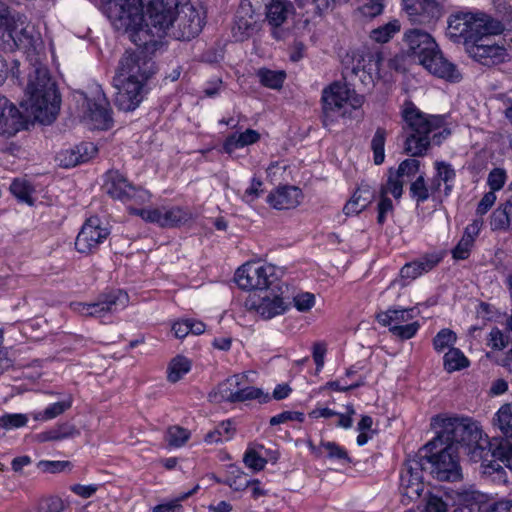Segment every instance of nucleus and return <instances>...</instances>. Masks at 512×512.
I'll use <instances>...</instances> for the list:
<instances>
[{
    "label": "nucleus",
    "instance_id": "f257e3e1",
    "mask_svg": "<svg viewBox=\"0 0 512 512\" xmlns=\"http://www.w3.org/2000/svg\"><path fill=\"white\" fill-rule=\"evenodd\" d=\"M431 426L440 428L436 437L428 442L433 449L436 446L451 445L465 449L473 462H481L486 469L498 472L501 464L512 470V444L507 439L489 441L482 435L478 425L468 418L435 416Z\"/></svg>",
    "mask_w": 512,
    "mask_h": 512
},
{
    "label": "nucleus",
    "instance_id": "f03ea898",
    "mask_svg": "<svg viewBox=\"0 0 512 512\" xmlns=\"http://www.w3.org/2000/svg\"><path fill=\"white\" fill-rule=\"evenodd\" d=\"M43 59L28 61L25 87L27 98L23 105L36 121L50 124L59 113L61 98Z\"/></svg>",
    "mask_w": 512,
    "mask_h": 512
},
{
    "label": "nucleus",
    "instance_id": "7ed1b4c3",
    "mask_svg": "<svg viewBox=\"0 0 512 512\" xmlns=\"http://www.w3.org/2000/svg\"><path fill=\"white\" fill-rule=\"evenodd\" d=\"M402 114L406 124L404 151L412 157L424 156L432 142L439 145L450 135L443 116L423 113L412 103L406 105Z\"/></svg>",
    "mask_w": 512,
    "mask_h": 512
},
{
    "label": "nucleus",
    "instance_id": "20e7f679",
    "mask_svg": "<svg viewBox=\"0 0 512 512\" xmlns=\"http://www.w3.org/2000/svg\"><path fill=\"white\" fill-rule=\"evenodd\" d=\"M106 9L110 20L136 46L146 45L151 39L143 27L144 15L141 0H107Z\"/></svg>",
    "mask_w": 512,
    "mask_h": 512
},
{
    "label": "nucleus",
    "instance_id": "39448f33",
    "mask_svg": "<svg viewBox=\"0 0 512 512\" xmlns=\"http://www.w3.org/2000/svg\"><path fill=\"white\" fill-rule=\"evenodd\" d=\"M427 470L439 481H458L462 478L458 452L453 446L443 445L431 449L428 443L418 451Z\"/></svg>",
    "mask_w": 512,
    "mask_h": 512
},
{
    "label": "nucleus",
    "instance_id": "423d86ee",
    "mask_svg": "<svg viewBox=\"0 0 512 512\" xmlns=\"http://www.w3.org/2000/svg\"><path fill=\"white\" fill-rule=\"evenodd\" d=\"M324 127L329 128L339 117L347 113L346 107L360 108L364 103V96L355 93L346 84L335 82L325 88L322 93Z\"/></svg>",
    "mask_w": 512,
    "mask_h": 512
},
{
    "label": "nucleus",
    "instance_id": "0eeeda50",
    "mask_svg": "<svg viewBox=\"0 0 512 512\" xmlns=\"http://www.w3.org/2000/svg\"><path fill=\"white\" fill-rule=\"evenodd\" d=\"M179 3L180 0H148L147 19L143 27L148 31L151 40L145 46L154 45L156 43L154 37L170 36Z\"/></svg>",
    "mask_w": 512,
    "mask_h": 512
},
{
    "label": "nucleus",
    "instance_id": "6e6552de",
    "mask_svg": "<svg viewBox=\"0 0 512 512\" xmlns=\"http://www.w3.org/2000/svg\"><path fill=\"white\" fill-rule=\"evenodd\" d=\"M235 281L241 289L259 294L266 289L275 287L280 280L273 265L252 262L237 269Z\"/></svg>",
    "mask_w": 512,
    "mask_h": 512
},
{
    "label": "nucleus",
    "instance_id": "1a4fd4ad",
    "mask_svg": "<svg viewBox=\"0 0 512 512\" xmlns=\"http://www.w3.org/2000/svg\"><path fill=\"white\" fill-rule=\"evenodd\" d=\"M135 51H126L119 61L118 80L138 81L144 83L155 73V63L142 47Z\"/></svg>",
    "mask_w": 512,
    "mask_h": 512
},
{
    "label": "nucleus",
    "instance_id": "9d476101",
    "mask_svg": "<svg viewBox=\"0 0 512 512\" xmlns=\"http://www.w3.org/2000/svg\"><path fill=\"white\" fill-rule=\"evenodd\" d=\"M170 36L176 40L189 41L195 38L204 26V17L189 0H180L174 15Z\"/></svg>",
    "mask_w": 512,
    "mask_h": 512
},
{
    "label": "nucleus",
    "instance_id": "9b49d317",
    "mask_svg": "<svg viewBox=\"0 0 512 512\" xmlns=\"http://www.w3.org/2000/svg\"><path fill=\"white\" fill-rule=\"evenodd\" d=\"M287 289V286L279 281L275 287L266 289L263 293L250 295L245 305L249 309H254L264 319H271L288 309L289 303L284 300Z\"/></svg>",
    "mask_w": 512,
    "mask_h": 512
},
{
    "label": "nucleus",
    "instance_id": "f8f14e48",
    "mask_svg": "<svg viewBox=\"0 0 512 512\" xmlns=\"http://www.w3.org/2000/svg\"><path fill=\"white\" fill-rule=\"evenodd\" d=\"M248 374H235L218 385L214 397L217 401H226L230 403L244 402L247 400L260 399L263 396V402H267L269 395H263L259 388L247 385Z\"/></svg>",
    "mask_w": 512,
    "mask_h": 512
},
{
    "label": "nucleus",
    "instance_id": "ddd939ff",
    "mask_svg": "<svg viewBox=\"0 0 512 512\" xmlns=\"http://www.w3.org/2000/svg\"><path fill=\"white\" fill-rule=\"evenodd\" d=\"M427 470L425 462L418 453L403 465L400 475V488L410 500L417 499L424 490L423 472Z\"/></svg>",
    "mask_w": 512,
    "mask_h": 512
},
{
    "label": "nucleus",
    "instance_id": "4468645a",
    "mask_svg": "<svg viewBox=\"0 0 512 512\" xmlns=\"http://www.w3.org/2000/svg\"><path fill=\"white\" fill-rule=\"evenodd\" d=\"M8 36L19 49L24 50L27 62L45 58L44 43L40 33L35 30L34 26L18 27L16 25L8 30Z\"/></svg>",
    "mask_w": 512,
    "mask_h": 512
},
{
    "label": "nucleus",
    "instance_id": "2eb2a0df",
    "mask_svg": "<svg viewBox=\"0 0 512 512\" xmlns=\"http://www.w3.org/2000/svg\"><path fill=\"white\" fill-rule=\"evenodd\" d=\"M512 500L493 501L479 492H466L459 495L458 506L452 512H510Z\"/></svg>",
    "mask_w": 512,
    "mask_h": 512
},
{
    "label": "nucleus",
    "instance_id": "dca6fc26",
    "mask_svg": "<svg viewBox=\"0 0 512 512\" xmlns=\"http://www.w3.org/2000/svg\"><path fill=\"white\" fill-rule=\"evenodd\" d=\"M104 188L107 194L112 198L119 199L123 202L135 200L138 203H142L149 197L147 191L132 185L118 171L107 172Z\"/></svg>",
    "mask_w": 512,
    "mask_h": 512
},
{
    "label": "nucleus",
    "instance_id": "f3484780",
    "mask_svg": "<svg viewBox=\"0 0 512 512\" xmlns=\"http://www.w3.org/2000/svg\"><path fill=\"white\" fill-rule=\"evenodd\" d=\"M109 234V229L102 225L98 217H90L85 221L76 237L75 248L83 254L92 253Z\"/></svg>",
    "mask_w": 512,
    "mask_h": 512
},
{
    "label": "nucleus",
    "instance_id": "a211bd4d",
    "mask_svg": "<svg viewBox=\"0 0 512 512\" xmlns=\"http://www.w3.org/2000/svg\"><path fill=\"white\" fill-rule=\"evenodd\" d=\"M435 48H437V43L424 30L415 28L404 33L402 53L419 64Z\"/></svg>",
    "mask_w": 512,
    "mask_h": 512
},
{
    "label": "nucleus",
    "instance_id": "6ab92c4d",
    "mask_svg": "<svg viewBox=\"0 0 512 512\" xmlns=\"http://www.w3.org/2000/svg\"><path fill=\"white\" fill-rule=\"evenodd\" d=\"M466 51L470 57L484 66H494L504 61L506 51L489 37L468 43Z\"/></svg>",
    "mask_w": 512,
    "mask_h": 512
},
{
    "label": "nucleus",
    "instance_id": "aec40b11",
    "mask_svg": "<svg viewBox=\"0 0 512 512\" xmlns=\"http://www.w3.org/2000/svg\"><path fill=\"white\" fill-rule=\"evenodd\" d=\"M295 13V7L289 0H271L266 4L265 15L266 20L272 27V36L276 40H282L285 31L281 26L287 21L290 15Z\"/></svg>",
    "mask_w": 512,
    "mask_h": 512
},
{
    "label": "nucleus",
    "instance_id": "412c9836",
    "mask_svg": "<svg viewBox=\"0 0 512 512\" xmlns=\"http://www.w3.org/2000/svg\"><path fill=\"white\" fill-rule=\"evenodd\" d=\"M467 42H477L479 39L489 38L491 35L500 34L504 25L484 13L473 14V19H468Z\"/></svg>",
    "mask_w": 512,
    "mask_h": 512
},
{
    "label": "nucleus",
    "instance_id": "4be33fe9",
    "mask_svg": "<svg viewBox=\"0 0 512 512\" xmlns=\"http://www.w3.org/2000/svg\"><path fill=\"white\" fill-rule=\"evenodd\" d=\"M84 119L91 124L93 129L105 130L112 124V117L108 108V102L104 97L88 99L84 97L82 104Z\"/></svg>",
    "mask_w": 512,
    "mask_h": 512
},
{
    "label": "nucleus",
    "instance_id": "5701e85b",
    "mask_svg": "<svg viewBox=\"0 0 512 512\" xmlns=\"http://www.w3.org/2000/svg\"><path fill=\"white\" fill-rule=\"evenodd\" d=\"M429 73L449 81H459L461 74L456 66L446 59L439 48L424 57L420 63Z\"/></svg>",
    "mask_w": 512,
    "mask_h": 512
},
{
    "label": "nucleus",
    "instance_id": "b1692460",
    "mask_svg": "<svg viewBox=\"0 0 512 512\" xmlns=\"http://www.w3.org/2000/svg\"><path fill=\"white\" fill-rule=\"evenodd\" d=\"M420 161L414 158L402 161L397 170L392 168L388 171L387 183L392 188V195L395 199H400L403 194V186L407 180L413 178L419 171Z\"/></svg>",
    "mask_w": 512,
    "mask_h": 512
},
{
    "label": "nucleus",
    "instance_id": "393cba45",
    "mask_svg": "<svg viewBox=\"0 0 512 512\" xmlns=\"http://www.w3.org/2000/svg\"><path fill=\"white\" fill-rule=\"evenodd\" d=\"M24 126L25 122L17 107L0 95V135L13 136Z\"/></svg>",
    "mask_w": 512,
    "mask_h": 512
},
{
    "label": "nucleus",
    "instance_id": "a878e982",
    "mask_svg": "<svg viewBox=\"0 0 512 512\" xmlns=\"http://www.w3.org/2000/svg\"><path fill=\"white\" fill-rule=\"evenodd\" d=\"M122 86L114 97L115 106L122 111L128 112L134 110L142 101L143 85L138 81L119 80Z\"/></svg>",
    "mask_w": 512,
    "mask_h": 512
},
{
    "label": "nucleus",
    "instance_id": "bb28decb",
    "mask_svg": "<svg viewBox=\"0 0 512 512\" xmlns=\"http://www.w3.org/2000/svg\"><path fill=\"white\" fill-rule=\"evenodd\" d=\"M302 199V192L296 186H282L272 191L267 202L275 209H292L297 207Z\"/></svg>",
    "mask_w": 512,
    "mask_h": 512
},
{
    "label": "nucleus",
    "instance_id": "cd10ccee",
    "mask_svg": "<svg viewBox=\"0 0 512 512\" xmlns=\"http://www.w3.org/2000/svg\"><path fill=\"white\" fill-rule=\"evenodd\" d=\"M443 258V254L430 253L425 254L423 257L405 264L400 270L401 278L415 279L423 273H427L432 270Z\"/></svg>",
    "mask_w": 512,
    "mask_h": 512
},
{
    "label": "nucleus",
    "instance_id": "c85d7f7f",
    "mask_svg": "<svg viewBox=\"0 0 512 512\" xmlns=\"http://www.w3.org/2000/svg\"><path fill=\"white\" fill-rule=\"evenodd\" d=\"M128 300L127 293L118 290L108 294H103L95 303L88 304L86 316L102 317L108 312H112L114 306L118 303L125 305Z\"/></svg>",
    "mask_w": 512,
    "mask_h": 512
},
{
    "label": "nucleus",
    "instance_id": "c756f323",
    "mask_svg": "<svg viewBox=\"0 0 512 512\" xmlns=\"http://www.w3.org/2000/svg\"><path fill=\"white\" fill-rule=\"evenodd\" d=\"M375 191L366 183H362L354 192L351 199L345 204L343 212L345 215H358L368 207L375 199Z\"/></svg>",
    "mask_w": 512,
    "mask_h": 512
},
{
    "label": "nucleus",
    "instance_id": "7c9ffc66",
    "mask_svg": "<svg viewBox=\"0 0 512 512\" xmlns=\"http://www.w3.org/2000/svg\"><path fill=\"white\" fill-rule=\"evenodd\" d=\"M468 19H473V13L461 12L450 16L448 20V27L446 35L454 42H459L461 39L464 40V44L467 42V29Z\"/></svg>",
    "mask_w": 512,
    "mask_h": 512
},
{
    "label": "nucleus",
    "instance_id": "2f4dec72",
    "mask_svg": "<svg viewBox=\"0 0 512 512\" xmlns=\"http://www.w3.org/2000/svg\"><path fill=\"white\" fill-rule=\"evenodd\" d=\"M254 15L250 4L241 5L237 10L234 29H237L240 33L239 38L241 40L250 36L256 30L257 21Z\"/></svg>",
    "mask_w": 512,
    "mask_h": 512
},
{
    "label": "nucleus",
    "instance_id": "473e14b6",
    "mask_svg": "<svg viewBox=\"0 0 512 512\" xmlns=\"http://www.w3.org/2000/svg\"><path fill=\"white\" fill-rule=\"evenodd\" d=\"M80 435V431L75 425L70 423H62L52 429L37 435L39 442L61 441L65 439L75 438Z\"/></svg>",
    "mask_w": 512,
    "mask_h": 512
},
{
    "label": "nucleus",
    "instance_id": "72a5a7b5",
    "mask_svg": "<svg viewBox=\"0 0 512 512\" xmlns=\"http://www.w3.org/2000/svg\"><path fill=\"white\" fill-rule=\"evenodd\" d=\"M260 139V134L253 129H247L240 134L230 135L224 142L223 149L226 153L232 154L237 148L256 143Z\"/></svg>",
    "mask_w": 512,
    "mask_h": 512
},
{
    "label": "nucleus",
    "instance_id": "f704fd0d",
    "mask_svg": "<svg viewBox=\"0 0 512 512\" xmlns=\"http://www.w3.org/2000/svg\"><path fill=\"white\" fill-rule=\"evenodd\" d=\"M406 11L413 21L424 22L430 16L438 12L436 0H417L411 5H406Z\"/></svg>",
    "mask_w": 512,
    "mask_h": 512
},
{
    "label": "nucleus",
    "instance_id": "c9c22d12",
    "mask_svg": "<svg viewBox=\"0 0 512 512\" xmlns=\"http://www.w3.org/2000/svg\"><path fill=\"white\" fill-rule=\"evenodd\" d=\"M493 425L503 436L512 439V403H506L499 408L493 418Z\"/></svg>",
    "mask_w": 512,
    "mask_h": 512
},
{
    "label": "nucleus",
    "instance_id": "e433bc0d",
    "mask_svg": "<svg viewBox=\"0 0 512 512\" xmlns=\"http://www.w3.org/2000/svg\"><path fill=\"white\" fill-rule=\"evenodd\" d=\"M470 362L464 353L458 349L451 347L448 352L445 353L443 358L444 369L448 373H452L469 366Z\"/></svg>",
    "mask_w": 512,
    "mask_h": 512
},
{
    "label": "nucleus",
    "instance_id": "4c0bfd02",
    "mask_svg": "<svg viewBox=\"0 0 512 512\" xmlns=\"http://www.w3.org/2000/svg\"><path fill=\"white\" fill-rule=\"evenodd\" d=\"M412 312L413 309H388L385 312L378 313L376 319L383 326H389L393 322L399 325V323L412 319Z\"/></svg>",
    "mask_w": 512,
    "mask_h": 512
},
{
    "label": "nucleus",
    "instance_id": "58836bf2",
    "mask_svg": "<svg viewBox=\"0 0 512 512\" xmlns=\"http://www.w3.org/2000/svg\"><path fill=\"white\" fill-rule=\"evenodd\" d=\"M235 431L236 428L234 427L232 421H223L220 424H218L213 431H210L209 433L206 434L205 442L208 444H212L228 441L233 437Z\"/></svg>",
    "mask_w": 512,
    "mask_h": 512
},
{
    "label": "nucleus",
    "instance_id": "ea45409f",
    "mask_svg": "<svg viewBox=\"0 0 512 512\" xmlns=\"http://www.w3.org/2000/svg\"><path fill=\"white\" fill-rule=\"evenodd\" d=\"M400 22L396 19L380 25L370 32V38L377 43H387L400 31Z\"/></svg>",
    "mask_w": 512,
    "mask_h": 512
},
{
    "label": "nucleus",
    "instance_id": "a19ab883",
    "mask_svg": "<svg viewBox=\"0 0 512 512\" xmlns=\"http://www.w3.org/2000/svg\"><path fill=\"white\" fill-rule=\"evenodd\" d=\"M388 193L392 194V188H390V184L386 182L380 186L378 191L379 202L377 206V222L381 225L386 220V214L393 211V203L392 200L387 196Z\"/></svg>",
    "mask_w": 512,
    "mask_h": 512
},
{
    "label": "nucleus",
    "instance_id": "79ce46f5",
    "mask_svg": "<svg viewBox=\"0 0 512 512\" xmlns=\"http://www.w3.org/2000/svg\"><path fill=\"white\" fill-rule=\"evenodd\" d=\"M188 218V213L180 207H162L161 227H175Z\"/></svg>",
    "mask_w": 512,
    "mask_h": 512
},
{
    "label": "nucleus",
    "instance_id": "37998d69",
    "mask_svg": "<svg viewBox=\"0 0 512 512\" xmlns=\"http://www.w3.org/2000/svg\"><path fill=\"white\" fill-rule=\"evenodd\" d=\"M512 217V202L508 200L503 208L496 209L491 215L490 225L493 230L505 229Z\"/></svg>",
    "mask_w": 512,
    "mask_h": 512
},
{
    "label": "nucleus",
    "instance_id": "c03bdc74",
    "mask_svg": "<svg viewBox=\"0 0 512 512\" xmlns=\"http://www.w3.org/2000/svg\"><path fill=\"white\" fill-rule=\"evenodd\" d=\"M72 405L71 399L56 402L48 406L44 411L33 414V418L36 421H47L52 420L59 415L63 414L66 410L70 409Z\"/></svg>",
    "mask_w": 512,
    "mask_h": 512
},
{
    "label": "nucleus",
    "instance_id": "a18cd8bd",
    "mask_svg": "<svg viewBox=\"0 0 512 512\" xmlns=\"http://www.w3.org/2000/svg\"><path fill=\"white\" fill-rule=\"evenodd\" d=\"M190 370V361L183 357L177 356L171 360L168 367V380L172 383L179 381L184 374Z\"/></svg>",
    "mask_w": 512,
    "mask_h": 512
},
{
    "label": "nucleus",
    "instance_id": "49530a36",
    "mask_svg": "<svg viewBox=\"0 0 512 512\" xmlns=\"http://www.w3.org/2000/svg\"><path fill=\"white\" fill-rule=\"evenodd\" d=\"M425 504L421 512H447L449 503V497L446 499L438 493L428 492L425 495Z\"/></svg>",
    "mask_w": 512,
    "mask_h": 512
},
{
    "label": "nucleus",
    "instance_id": "de8ad7c7",
    "mask_svg": "<svg viewBox=\"0 0 512 512\" xmlns=\"http://www.w3.org/2000/svg\"><path fill=\"white\" fill-rule=\"evenodd\" d=\"M260 82L272 89H278L282 86L285 79V73L282 71H272L268 69H260L257 72Z\"/></svg>",
    "mask_w": 512,
    "mask_h": 512
},
{
    "label": "nucleus",
    "instance_id": "09e8293b",
    "mask_svg": "<svg viewBox=\"0 0 512 512\" xmlns=\"http://www.w3.org/2000/svg\"><path fill=\"white\" fill-rule=\"evenodd\" d=\"M386 140V130L384 128H377L372 141L371 148L374 153V163L380 165L383 163L385 158L384 145Z\"/></svg>",
    "mask_w": 512,
    "mask_h": 512
},
{
    "label": "nucleus",
    "instance_id": "8fccbe9b",
    "mask_svg": "<svg viewBox=\"0 0 512 512\" xmlns=\"http://www.w3.org/2000/svg\"><path fill=\"white\" fill-rule=\"evenodd\" d=\"M456 340V333L448 328H444L434 337L433 346L437 352H442L446 348H451L456 343Z\"/></svg>",
    "mask_w": 512,
    "mask_h": 512
},
{
    "label": "nucleus",
    "instance_id": "3c124183",
    "mask_svg": "<svg viewBox=\"0 0 512 512\" xmlns=\"http://www.w3.org/2000/svg\"><path fill=\"white\" fill-rule=\"evenodd\" d=\"M28 423V416L21 413H6L0 417V428L5 430L24 427Z\"/></svg>",
    "mask_w": 512,
    "mask_h": 512
},
{
    "label": "nucleus",
    "instance_id": "603ef678",
    "mask_svg": "<svg viewBox=\"0 0 512 512\" xmlns=\"http://www.w3.org/2000/svg\"><path fill=\"white\" fill-rule=\"evenodd\" d=\"M190 438V431L180 426H172L167 431V441L170 446L181 447Z\"/></svg>",
    "mask_w": 512,
    "mask_h": 512
},
{
    "label": "nucleus",
    "instance_id": "864d4df0",
    "mask_svg": "<svg viewBox=\"0 0 512 512\" xmlns=\"http://www.w3.org/2000/svg\"><path fill=\"white\" fill-rule=\"evenodd\" d=\"M468 230L469 228L466 229L465 234L456 245V247L452 250L453 258L457 260H464L469 257L470 249L473 245L474 239Z\"/></svg>",
    "mask_w": 512,
    "mask_h": 512
},
{
    "label": "nucleus",
    "instance_id": "5fc2aeb1",
    "mask_svg": "<svg viewBox=\"0 0 512 512\" xmlns=\"http://www.w3.org/2000/svg\"><path fill=\"white\" fill-rule=\"evenodd\" d=\"M508 342V337L498 327H493L486 338L487 346L493 350H503Z\"/></svg>",
    "mask_w": 512,
    "mask_h": 512
},
{
    "label": "nucleus",
    "instance_id": "6e6d98bb",
    "mask_svg": "<svg viewBox=\"0 0 512 512\" xmlns=\"http://www.w3.org/2000/svg\"><path fill=\"white\" fill-rule=\"evenodd\" d=\"M410 192L417 203L424 202L429 198V190L422 175L418 176L410 185Z\"/></svg>",
    "mask_w": 512,
    "mask_h": 512
},
{
    "label": "nucleus",
    "instance_id": "4d7b16f0",
    "mask_svg": "<svg viewBox=\"0 0 512 512\" xmlns=\"http://www.w3.org/2000/svg\"><path fill=\"white\" fill-rule=\"evenodd\" d=\"M327 452V456L331 459L345 460L351 462L347 452L335 442H322L321 446Z\"/></svg>",
    "mask_w": 512,
    "mask_h": 512
},
{
    "label": "nucleus",
    "instance_id": "13d9d810",
    "mask_svg": "<svg viewBox=\"0 0 512 512\" xmlns=\"http://www.w3.org/2000/svg\"><path fill=\"white\" fill-rule=\"evenodd\" d=\"M132 213L140 216L143 220L156 223L161 227L162 207L161 208H146V209H132Z\"/></svg>",
    "mask_w": 512,
    "mask_h": 512
},
{
    "label": "nucleus",
    "instance_id": "bf43d9fd",
    "mask_svg": "<svg viewBox=\"0 0 512 512\" xmlns=\"http://www.w3.org/2000/svg\"><path fill=\"white\" fill-rule=\"evenodd\" d=\"M243 461L245 465L254 471L262 470L267 461L263 457H261L255 450L250 449L247 450L244 454Z\"/></svg>",
    "mask_w": 512,
    "mask_h": 512
},
{
    "label": "nucleus",
    "instance_id": "052dcab7",
    "mask_svg": "<svg viewBox=\"0 0 512 512\" xmlns=\"http://www.w3.org/2000/svg\"><path fill=\"white\" fill-rule=\"evenodd\" d=\"M65 509L64 502L59 497H49L43 499L37 509V512H62Z\"/></svg>",
    "mask_w": 512,
    "mask_h": 512
},
{
    "label": "nucleus",
    "instance_id": "680f3d73",
    "mask_svg": "<svg viewBox=\"0 0 512 512\" xmlns=\"http://www.w3.org/2000/svg\"><path fill=\"white\" fill-rule=\"evenodd\" d=\"M438 177L446 184V194L450 191L451 186L448 184L455 178V171L450 164L445 162H436Z\"/></svg>",
    "mask_w": 512,
    "mask_h": 512
},
{
    "label": "nucleus",
    "instance_id": "e2e57ef3",
    "mask_svg": "<svg viewBox=\"0 0 512 512\" xmlns=\"http://www.w3.org/2000/svg\"><path fill=\"white\" fill-rule=\"evenodd\" d=\"M198 488H199V486L196 485L192 490L181 495L176 501H173V502H170L167 504H160V505L156 506L153 509V512H181V505L178 502L180 500H185L189 496L193 495L197 491Z\"/></svg>",
    "mask_w": 512,
    "mask_h": 512
},
{
    "label": "nucleus",
    "instance_id": "0e129e2a",
    "mask_svg": "<svg viewBox=\"0 0 512 512\" xmlns=\"http://www.w3.org/2000/svg\"><path fill=\"white\" fill-rule=\"evenodd\" d=\"M11 193L16 196L21 201L32 204L30 195H29V186L25 181L22 180H14L10 185Z\"/></svg>",
    "mask_w": 512,
    "mask_h": 512
},
{
    "label": "nucleus",
    "instance_id": "69168bd1",
    "mask_svg": "<svg viewBox=\"0 0 512 512\" xmlns=\"http://www.w3.org/2000/svg\"><path fill=\"white\" fill-rule=\"evenodd\" d=\"M79 163H84L92 159L97 154V147L92 142H83L75 147Z\"/></svg>",
    "mask_w": 512,
    "mask_h": 512
},
{
    "label": "nucleus",
    "instance_id": "338daca9",
    "mask_svg": "<svg viewBox=\"0 0 512 512\" xmlns=\"http://www.w3.org/2000/svg\"><path fill=\"white\" fill-rule=\"evenodd\" d=\"M506 181V172L501 168H494L488 175V185L491 191L500 190Z\"/></svg>",
    "mask_w": 512,
    "mask_h": 512
},
{
    "label": "nucleus",
    "instance_id": "774afa93",
    "mask_svg": "<svg viewBox=\"0 0 512 512\" xmlns=\"http://www.w3.org/2000/svg\"><path fill=\"white\" fill-rule=\"evenodd\" d=\"M419 329L418 322H413L406 325H394L390 327V331L400 337L401 339H410L412 338Z\"/></svg>",
    "mask_w": 512,
    "mask_h": 512
}]
</instances>
